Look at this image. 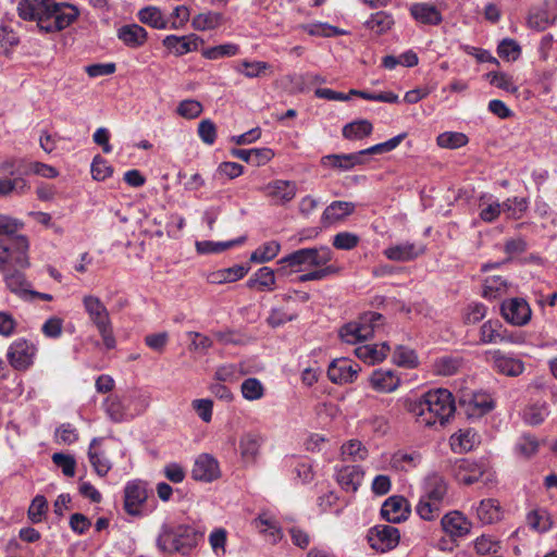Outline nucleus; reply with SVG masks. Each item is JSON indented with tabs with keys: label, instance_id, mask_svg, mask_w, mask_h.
<instances>
[{
	"label": "nucleus",
	"instance_id": "obj_1",
	"mask_svg": "<svg viewBox=\"0 0 557 557\" xmlns=\"http://www.w3.org/2000/svg\"><path fill=\"white\" fill-rule=\"evenodd\" d=\"M407 409L419 428L440 431L454 418L456 404L448 389L434 388L409 400Z\"/></svg>",
	"mask_w": 557,
	"mask_h": 557
},
{
	"label": "nucleus",
	"instance_id": "obj_2",
	"mask_svg": "<svg viewBox=\"0 0 557 557\" xmlns=\"http://www.w3.org/2000/svg\"><path fill=\"white\" fill-rule=\"evenodd\" d=\"M20 17L36 21L40 30L54 33L69 27L78 16V10L71 4H58L53 0H20Z\"/></svg>",
	"mask_w": 557,
	"mask_h": 557
},
{
	"label": "nucleus",
	"instance_id": "obj_3",
	"mask_svg": "<svg viewBox=\"0 0 557 557\" xmlns=\"http://www.w3.org/2000/svg\"><path fill=\"white\" fill-rule=\"evenodd\" d=\"M200 537L190 525L163 523L156 543L162 553L186 555L198 545Z\"/></svg>",
	"mask_w": 557,
	"mask_h": 557
},
{
	"label": "nucleus",
	"instance_id": "obj_4",
	"mask_svg": "<svg viewBox=\"0 0 557 557\" xmlns=\"http://www.w3.org/2000/svg\"><path fill=\"white\" fill-rule=\"evenodd\" d=\"M82 305L90 323L96 327L101 337L103 346L108 350L114 349L116 347V339L107 306L98 296L92 294H85L82 297Z\"/></svg>",
	"mask_w": 557,
	"mask_h": 557
},
{
	"label": "nucleus",
	"instance_id": "obj_5",
	"mask_svg": "<svg viewBox=\"0 0 557 557\" xmlns=\"http://www.w3.org/2000/svg\"><path fill=\"white\" fill-rule=\"evenodd\" d=\"M333 259L331 249L326 246L298 249L278 260V273L287 274L286 267L295 268V272L326 265Z\"/></svg>",
	"mask_w": 557,
	"mask_h": 557
},
{
	"label": "nucleus",
	"instance_id": "obj_6",
	"mask_svg": "<svg viewBox=\"0 0 557 557\" xmlns=\"http://www.w3.org/2000/svg\"><path fill=\"white\" fill-rule=\"evenodd\" d=\"M37 354L38 346L35 342L20 337L9 345L7 360L13 369L26 371L35 363Z\"/></svg>",
	"mask_w": 557,
	"mask_h": 557
},
{
	"label": "nucleus",
	"instance_id": "obj_7",
	"mask_svg": "<svg viewBox=\"0 0 557 557\" xmlns=\"http://www.w3.org/2000/svg\"><path fill=\"white\" fill-rule=\"evenodd\" d=\"M381 321V314L377 312H367L360 317L359 321L349 322L339 331L341 338L347 344H356L371 337Z\"/></svg>",
	"mask_w": 557,
	"mask_h": 557
},
{
	"label": "nucleus",
	"instance_id": "obj_8",
	"mask_svg": "<svg viewBox=\"0 0 557 557\" xmlns=\"http://www.w3.org/2000/svg\"><path fill=\"white\" fill-rule=\"evenodd\" d=\"M451 473L459 483L466 485L480 481L484 475H487V480H490V467L483 459H457L453 465Z\"/></svg>",
	"mask_w": 557,
	"mask_h": 557
},
{
	"label": "nucleus",
	"instance_id": "obj_9",
	"mask_svg": "<svg viewBox=\"0 0 557 557\" xmlns=\"http://www.w3.org/2000/svg\"><path fill=\"white\" fill-rule=\"evenodd\" d=\"M479 342L482 345L521 344L523 338L509 332L499 320L490 319L483 322L479 329Z\"/></svg>",
	"mask_w": 557,
	"mask_h": 557
},
{
	"label": "nucleus",
	"instance_id": "obj_10",
	"mask_svg": "<svg viewBox=\"0 0 557 557\" xmlns=\"http://www.w3.org/2000/svg\"><path fill=\"white\" fill-rule=\"evenodd\" d=\"M147 484L140 480L127 482L124 488V509L135 517L147 515L144 510V504L147 500Z\"/></svg>",
	"mask_w": 557,
	"mask_h": 557
},
{
	"label": "nucleus",
	"instance_id": "obj_11",
	"mask_svg": "<svg viewBox=\"0 0 557 557\" xmlns=\"http://www.w3.org/2000/svg\"><path fill=\"white\" fill-rule=\"evenodd\" d=\"M500 313L504 320L513 326L527 325L532 317V310L523 298H509L500 306Z\"/></svg>",
	"mask_w": 557,
	"mask_h": 557
},
{
	"label": "nucleus",
	"instance_id": "obj_12",
	"mask_svg": "<svg viewBox=\"0 0 557 557\" xmlns=\"http://www.w3.org/2000/svg\"><path fill=\"white\" fill-rule=\"evenodd\" d=\"M487 360L492 362L493 369L507 376H519L523 373L524 362L515 354L504 352L499 349L486 352Z\"/></svg>",
	"mask_w": 557,
	"mask_h": 557
},
{
	"label": "nucleus",
	"instance_id": "obj_13",
	"mask_svg": "<svg viewBox=\"0 0 557 557\" xmlns=\"http://www.w3.org/2000/svg\"><path fill=\"white\" fill-rule=\"evenodd\" d=\"M262 193L275 206H285L293 201L298 188L294 181L273 180L261 188Z\"/></svg>",
	"mask_w": 557,
	"mask_h": 557
},
{
	"label": "nucleus",
	"instance_id": "obj_14",
	"mask_svg": "<svg viewBox=\"0 0 557 557\" xmlns=\"http://www.w3.org/2000/svg\"><path fill=\"white\" fill-rule=\"evenodd\" d=\"M383 151V143L376 144L368 149L348 154H327L321 159V164L325 168L337 169L341 171L351 170L355 165L361 163V158L368 153Z\"/></svg>",
	"mask_w": 557,
	"mask_h": 557
},
{
	"label": "nucleus",
	"instance_id": "obj_15",
	"mask_svg": "<svg viewBox=\"0 0 557 557\" xmlns=\"http://www.w3.org/2000/svg\"><path fill=\"white\" fill-rule=\"evenodd\" d=\"M361 368L348 358L334 359L327 368V376L335 384H349L356 381Z\"/></svg>",
	"mask_w": 557,
	"mask_h": 557
},
{
	"label": "nucleus",
	"instance_id": "obj_16",
	"mask_svg": "<svg viewBox=\"0 0 557 557\" xmlns=\"http://www.w3.org/2000/svg\"><path fill=\"white\" fill-rule=\"evenodd\" d=\"M221 476L219 461L210 454L199 455L191 470V478L200 482H212Z\"/></svg>",
	"mask_w": 557,
	"mask_h": 557
},
{
	"label": "nucleus",
	"instance_id": "obj_17",
	"mask_svg": "<svg viewBox=\"0 0 557 557\" xmlns=\"http://www.w3.org/2000/svg\"><path fill=\"white\" fill-rule=\"evenodd\" d=\"M0 247L2 252L8 255L10 264L17 267V270H24L29 267L27 256L29 244L25 236L17 235L13 237L10 246L2 244L0 240Z\"/></svg>",
	"mask_w": 557,
	"mask_h": 557
},
{
	"label": "nucleus",
	"instance_id": "obj_18",
	"mask_svg": "<svg viewBox=\"0 0 557 557\" xmlns=\"http://www.w3.org/2000/svg\"><path fill=\"white\" fill-rule=\"evenodd\" d=\"M201 42L202 40L195 34L185 36L168 35L162 40L163 47L176 57L198 50Z\"/></svg>",
	"mask_w": 557,
	"mask_h": 557
},
{
	"label": "nucleus",
	"instance_id": "obj_19",
	"mask_svg": "<svg viewBox=\"0 0 557 557\" xmlns=\"http://www.w3.org/2000/svg\"><path fill=\"white\" fill-rule=\"evenodd\" d=\"M441 524L443 530L451 537H461L470 532L471 522L460 511H450L446 513Z\"/></svg>",
	"mask_w": 557,
	"mask_h": 557
},
{
	"label": "nucleus",
	"instance_id": "obj_20",
	"mask_svg": "<svg viewBox=\"0 0 557 557\" xmlns=\"http://www.w3.org/2000/svg\"><path fill=\"white\" fill-rule=\"evenodd\" d=\"M480 435L470 428L461 429L449 437V446L454 453L463 454L480 444Z\"/></svg>",
	"mask_w": 557,
	"mask_h": 557
},
{
	"label": "nucleus",
	"instance_id": "obj_21",
	"mask_svg": "<svg viewBox=\"0 0 557 557\" xmlns=\"http://www.w3.org/2000/svg\"><path fill=\"white\" fill-rule=\"evenodd\" d=\"M246 286L260 293L273 292L276 288L275 272L269 267H262L247 280Z\"/></svg>",
	"mask_w": 557,
	"mask_h": 557
},
{
	"label": "nucleus",
	"instance_id": "obj_22",
	"mask_svg": "<svg viewBox=\"0 0 557 557\" xmlns=\"http://www.w3.org/2000/svg\"><path fill=\"white\" fill-rule=\"evenodd\" d=\"M425 251L422 244L417 243H400L385 249V257L394 261H410L416 259Z\"/></svg>",
	"mask_w": 557,
	"mask_h": 557
},
{
	"label": "nucleus",
	"instance_id": "obj_23",
	"mask_svg": "<svg viewBox=\"0 0 557 557\" xmlns=\"http://www.w3.org/2000/svg\"><path fill=\"white\" fill-rule=\"evenodd\" d=\"M363 471L358 466H344L336 471V481L346 492L355 493L363 479Z\"/></svg>",
	"mask_w": 557,
	"mask_h": 557
},
{
	"label": "nucleus",
	"instance_id": "obj_24",
	"mask_svg": "<svg viewBox=\"0 0 557 557\" xmlns=\"http://www.w3.org/2000/svg\"><path fill=\"white\" fill-rule=\"evenodd\" d=\"M117 38L127 47L136 49L143 47L147 39V30L138 24H128L117 29Z\"/></svg>",
	"mask_w": 557,
	"mask_h": 557
},
{
	"label": "nucleus",
	"instance_id": "obj_25",
	"mask_svg": "<svg viewBox=\"0 0 557 557\" xmlns=\"http://www.w3.org/2000/svg\"><path fill=\"white\" fill-rule=\"evenodd\" d=\"M410 506L403 496H392L385 500V520L399 523L408 518Z\"/></svg>",
	"mask_w": 557,
	"mask_h": 557
},
{
	"label": "nucleus",
	"instance_id": "obj_26",
	"mask_svg": "<svg viewBox=\"0 0 557 557\" xmlns=\"http://www.w3.org/2000/svg\"><path fill=\"white\" fill-rule=\"evenodd\" d=\"M3 281L7 288L20 299H27L32 284L26 280L25 274L17 269L4 272Z\"/></svg>",
	"mask_w": 557,
	"mask_h": 557
},
{
	"label": "nucleus",
	"instance_id": "obj_27",
	"mask_svg": "<svg viewBox=\"0 0 557 557\" xmlns=\"http://www.w3.org/2000/svg\"><path fill=\"white\" fill-rule=\"evenodd\" d=\"M356 209V205L350 201H333L331 202L322 213V222L324 224L337 223L348 215L352 214Z\"/></svg>",
	"mask_w": 557,
	"mask_h": 557
},
{
	"label": "nucleus",
	"instance_id": "obj_28",
	"mask_svg": "<svg viewBox=\"0 0 557 557\" xmlns=\"http://www.w3.org/2000/svg\"><path fill=\"white\" fill-rule=\"evenodd\" d=\"M475 516L483 524H492L500 520L503 511L498 500L494 498L482 499L474 508Z\"/></svg>",
	"mask_w": 557,
	"mask_h": 557
},
{
	"label": "nucleus",
	"instance_id": "obj_29",
	"mask_svg": "<svg viewBox=\"0 0 557 557\" xmlns=\"http://www.w3.org/2000/svg\"><path fill=\"white\" fill-rule=\"evenodd\" d=\"M126 401L127 399L117 395H111L106 399L104 408L112 421L121 422L135 416L134 412L129 411Z\"/></svg>",
	"mask_w": 557,
	"mask_h": 557
},
{
	"label": "nucleus",
	"instance_id": "obj_30",
	"mask_svg": "<svg viewBox=\"0 0 557 557\" xmlns=\"http://www.w3.org/2000/svg\"><path fill=\"white\" fill-rule=\"evenodd\" d=\"M448 485L446 480L438 475L432 474L424 482L423 496L441 503H445L447 497Z\"/></svg>",
	"mask_w": 557,
	"mask_h": 557
},
{
	"label": "nucleus",
	"instance_id": "obj_31",
	"mask_svg": "<svg viewBox=\"0 0 557 557\" xmlns=\"http://www.w3.org/2000/svg\"><path fill=\"white\" fill-rule=\"evenodd\" d=\"M412 17L426 25H437L442 22V14L436 7L429 3H416L410 8Z\"/></svg>",
	"mask_w": 557,
	"mask_h": 557
},
{
	"label": "nucleus",
	"instance_id": "obj_32",
	"mask_svg": "<svg viewBox=\"0 0 557 557\" xmlns=\"http://www.w3.org/2000/svg\"><path fill=\"white\" fill-rule=\"evenodd\" d=\"M262 437L257 433H245L239 440L242 458L246 462H253L260 451Z\"/></svg>",
	"mask_w": 557,
	"mask_h": 557
},
{
	"label": "nucleus",
	"instance_id": "obj_33",
	"mask_svg": "<svg viewBox=\"0 0 557 557\" xmlns=\"http://www.w3.org/2000/svg\"><path fill=\"white\" fill-rule=\"evenodd\" d=\"M224 17L220 12L205 11L195 15L191 20V26L199 32L213 30L223 24Z\"/></svg>",
	"mask_w": 557,
	"mask_h": 557
},
{
	"label": "nucleus",
	"instance_id": "obj_34",
	"mask_svg": "<svg viewBox=\"0 0 557 557\" xmlns=\"http://www.w3.org/2000/svg\"><path fill=\"white\" fill-rule=\"evenodd\" d=\"M479 208L480 219L487 223L494 222L502 213V202H499L493 195H482L480 197Z\"/></svg>",
	"mask_w": 557,
	"mask_h": 557
},
{
	"label": "nucleus",
	"instance_id": "obj_35",
	"mask_svg": "<svg viewBox=\"0 0 557 557\" xmlns=\"http://www.w3.org/2000/svg\"><path fill=\"white\" fill-rule=\"evenodd\" d=\"M100 443V438L95 437L90 444L88 449V459L91 463L96 473L100 476H104L111 470V463L108 458L104 456L102 451L97 449V446Z\"/></svg>",
	"mask_w": 557,
	"mask_h": 557
},
{
	"label": "nucleus",
	"instance_id": "obj_36",
	"mask_svg": "<svg viewBox=\"0 0 557 557\" xmlns=\"http://www.w3.org/2000/svg\"><path fill=\"white\" fill-rule=\"evenodd\" d=\"M510 284L502 276H488L484 281L482 296L488 300L497 299L509 292Z\"/></svg>",
	"mask_w": 557,
	"mask_h": 557
},
{
	"label": "nucleus",
	"instance_id": "obj_37",
	"mask_svg": "<svg viewBox=\"0 0 557 557\" xmlns=\"http://www.w3.org/2000/svg\"><path fill=\"white\" fill-rule=\"evenodd\" d=\"M247 273L248 268L237 264L212 272L209 275V282L212 284L232 283L243 278Z\"/></svg>",
	"mask_w": 557,
	"mask_h": 557
},
{
	"label": "nucleus",
	"instance_id": "obj_38",
	"mask_svg": "<svg viewBox=\"0 0 557 557\" xmlns=\"http://www.w3.org/2000/svg\"><path fill=\"white\" fill-rule=\"evenodd\" d=\"M138 18L141 23L156 29H166L169 27V21L158 7L149 5L143 8L138 12Z\"/></svg>",
	"mask_w": 557,
	"mask_h": 557
},
{
	"label": "nucleus",
	"instance_id": "obj_39",
	"mask_svg": "<svg viewBox=\"0 0 557 557\" xmlns=\"http://www.w3.org/2000/svg\"><path fill=\"white\" fill-rule=\"evenodd\" d=\"M421 461V455L417 451L399 450L391 458V467L396 470L409 471L416 468Z\"/></svg>",
	"mask_w": 557,
	"mask_h": 557
},
{
	"label": "nucleus",
	"instance_id": "obj_40",
	"mask_svg": "<svg viewBox=\"0 0 557 557\" xmlns=\"http://www.w3.org/2000/svg\"><path fill=\"white\" fill-rule=\"evenodd\" d=\"M281 251V244L277 240H269L260 245L250 255V261L253 263H265L273 260Z\"/></svg>",
	"mask_w": 557,
	"mask_h": 557
},
{
	"label": "nucleus",
	"instance_id": "obj_41",
	"mask_svg": "<svg viewBox=\"0 0 557 557\" xmlns=\"http://www.w3.org/2000/svg\"><path fill=\"white\" fill-rule=\"evenodd\" d=\"M467 406L471 416H482L493 409L494 403L491 395L486 393H474L468 400Z\"/></svg>",
	"mask_w": 557,
	"mask_h": 557
},
{
	"label": "nucleus",
	"instance_id": "obj_42",
	"mask_svg": "<svg viewBox=\"0 0 557 557\" xmlns=\"http://www.w3.org/2000/svg\"><path fill=\"white\" fill-rule=\"evenodd\" d=\"M246 237L242 236L237 239L227 240V242H210V240H203V242H197L196 248L197 251L200 253H219L222 252L228 248H232L237 245H242L245 243Z\"/></svg>",
	"mask_w": 557,
	"mask_h": 557
},
{
	"label": "nucleus",
	"instance_id": "obj_43",
	"mask_svg": "<svg viewBox=\"0 0 557 557\" xmlns=\"http://www.w3.org/2000/svg\"><path fill=\"white\" fill-rule=\"evenodd\" d=\"M240 393L244 399L256 401L261 399L265 394V387L262 382L256 377H248L240 385Z\"/></svg>",
	"mask_w": 557,
	"mask_h": 557
},
{
	"label": "nucleus",
	"instance_id": "obj_44",
	"mask_svg": "<svg viewBox=\"0 0 557 557\" xmlns=\"http://www.w3.org/2000/svg\"><path fill=\"white\" fill-rule=\"evenodd\" d=\"M529 207L525 198L512 197L502 202V212L506 213L508 219L519 220Z\"/></svg>",
	"mask_w": 557,
	"mask_h": 557
},
{
	"label": "nucleus",
	"instance_id": "obj_45",
	"mask_svg": "<svg viewBox=\"0 0 557 557\" xmlns=\"http://www.w3.org/2000/svg\"><path fill=\"white\" fill-rule=\"evenodd\" d=\"M443 503L421 496L416 510L423 520H434L441 513Z\"/></svg>",
	"mask_w": 557,
	"mask_h": 557
},
{
	"label": "nucleus",
	"instance_id": "obj_46",
	"mask_svg": "<svg viewBox=\"0 0 557 557\" xmlns=\"http://www.w3.org/2000/svg\"><path fill=\"white\" fill-rule=\"evenodd\" d=\"M368 455L367 448L356 440H350L343 444L341 448V456L343 461H358L363 460Z\"/></svg>",
	"mask_w": 557,
	"mask_h": 557
},
{
	"label": "nucleus",
	"instance_id": "obj_47",
	"mask_svg": "<svg viewBox=\"0 0 557 557\" xmlns=\"http://www.w3.org/2000/svg\"><path fill=\"white\" fill-rule=\"evenodd\" d=\"M529 527L537 532H546L552 527V520L547 510L537 508L530 511L527 516Z\"/></svg>",
	"mask_w": 557,
	"mask_h": 557
},
{
	"label": "nucleus",
	"instance_id": "obj_48",
	"mask_svg": "<svg viewBox=\"0 0 557 557\" xmlns=\"http://www.w3.org/2000/svg\"><path fill=\"white\" fill-rule=\"evenodd\" d=\"M461 366V360L453 356H442L436 358L433 363V371L437 375H453Z\"/></svg>",
	"mask_w": 557,
	"mask_h": 557
},
{
	"label": "nucleus",
	"instance_id": "obj_49",
	"mask_svg": "<svg viewBox=\"0 0 557 557\" xmlns=\"http://www.w3.org/2000/svg\"><path fill=\"white\" fill-rule=\"evenodd\" d=\"M239 53V47L233 42H226L202 50L201 54L208 60H218L226 57H234Z\"/></svg>",
	"mask_w": 557,
	"mask_h": 557
},
{
	"label": "nucleus",
	"instance_id": "obj_50",
	"mask_svg": "<svg viewBox=\"0 0 557 557\" xmlns=\"http://www.w3.org/2000/svg\"><path fill=\"white\" fill-rule=\"evenodd\" d=\"M372 132V124L368 120H357L343 128V136L347 139H361Z\"/></svg>",
	"mask_w": 557,
	"mask_h": 557
},
{
	"label": "nucleus",
	"instance_id": "obj_51",
	"mask_svg": "<svg viewBox=\"0 0 557 557\" xmlns=\"http://www.w3.org/2000/svg\"><path fill=\"white\" fill-rule=\"evenodd\" d=\"M468 137L460 132H444L436 138V143L441 148L458 149L468 144Z\"/></svg>",
	"mask_w": 557,
	"mask_h": 557
},
{
	"label": "nucleus",
	"instance_id": "obj_52",
	"mask_svg": "<svg viewBox=\"0 0 557 557\" xmlns=\"http://www.w3.org/2000/svg\"><path fill=\"white\" fill-rule=\"evenodd\" d=\"M256 528L275 543L282 537L281 529L277 527L276 521L267 515L259 516L255 521Z\"/></svg>",
	"mask_w": 557,
	"mask_h": 557
},
{
	"label": "nucleus",
	"instance_id": "obj_53",
	"mask_svg": "<svg viewBox=\"0 0 557 557\" xmlns=\"http://www.w3.org/2000/svg\"><path fill=\"white\" fill-rule=\"evenodd\" d=\"M490 83L495 87L503 89L509 94H517L518 86L515 83V79L511 75L505 72H491L487 74Z\"/></svg>",
	"mask_w": 557,
	"mask_h": 557
},
{
	"label": "nucleus",
	"instance_id": "obj_54",
	"mask_svg": "<svg viewBox=\"0 0 557 557\" xmlns=\"http://www.w3.org/2000/svg\"><path fill=\"white\" fill-rule=\"evenodd\" d=\"M549 410L545 403H536L524 409L523 419L531 425L542 423L548 416Z\"/></svg>",
	"mask_w": 557,
	"mask_h": 557
},
{
	"label": "nucleus",
	"instance_id": "obj_55",
	"mask_svg": "<svg viewBox=\"0 0 557 557\" xmlns=\"http://www.w3.org/2000/svg\"><path fill=\"white\" fill-rule=\"evenodd\" d=\"M268 69H270V64L263 61H242L236 71L243 74L247 78H256L261 76Z\"/></svg>",
	"mask_w": 557,
	"mask_h": 557
},
{
	"label": "nucleus",
	"instance_id": "obj_56",
	"mask_svg": "<svg viewBox=\"0 0 557 557\" xmlns=\"http://www.w3.org/2000/svg\"><path fill=\"white\" fill-rule=\"evenodd\" d=\"M356 356L366 363L375 364L383 360V350L377 345L367 344L355 349Z\"/></svg>",
	"mask_w": 557,
	"mask_h": 557
},
{
	"label": "nucleus",
	"instance_id": "obj_57",
	"mask_svg": "<svg viewBox=\"0 0 557 557\" xmlns=\"http://www.w3.org/2000/svg\"><path fill=\"white\" fill-rule=\"evenodd\" d=\"M392 361L403 368H414L418 364L417 356L412 349L397 347L392 356Z\"/></svg>",
	"mask_w": 557,
	"mask_h": 557
},
{
	"label": "nucleus",
	"instance_id": "obj_58",
	"mask_svg": "<svg viewBox=\"0 0 557 557\" xmlns=\"http://www.w3.org/2000/svg\"><path fill=\"white\" fill-rule=\"evenodd\" d=\"M24 173L35 174L44 178H55L59 176V171L57 168L39 161H30L26 163Z\"/></svg>",
	"mask_w": 557,
	"mask_h": 557
},
{
	"label": "nucleus",
	"instance_id": "obj_59",
	"mask_svg": "<svg viewBox=\"0 0 557 557\" xmlns=\"http://www.w3.org/2000/svg\"><path fill=\"white\" fill-rule=\"evenodd\" d=\"M202 111V104L198 100L194 99H186L181 101L176 109L178 115L188 120L198 117Z\"/></svg>",
	"mask_w": 557,
	"mask_h": 557
},
{
	"label": "nucleus",
	"instance_id": "obj_60",
	"mask_svg": "<svg viewBox=\"0 0 557 557\" xmlns=\"http://www.w3.org/2000/svg\"><path fill=\"white\" fill-rule=\"evenodd\" d=\"M63 319L57 315H52L48 318L41 325V333L47 338H60L63 333Z\"/></svg>",
	"mask_w": 557,
	"mask_h": 557
},
{
	"label": "nucleus",
	"instance_id": "obj_61",
	"mask_svg": "<svg viewBox=\"0 0 557 557\" xmlns=\"http://www.w3.org/2000/svg\"><path fill=\"white\" fill-rule=\"evenodd\" d=\"M497 53L502 59L516 61L521 53L520 46L513 39H503L497 47Z\"/></svg>",
	"mask_w": 557,
	"mask_h": 557
},
{
	"label": "nucleus",
	"instance_id": "obj_62",
	"mask_svg": "<svg viewBox=\"0 0 557 557\" xmlns=\"http://www.w3.org/2000/svg\"><path fill=\"white\" fill-rule=\"evenodd\" d=\"M487 313V307L481 302L470 304L463 312V322L466 324H475L483 320Z\"/></svg>",
	"mask_w": 557,
	"mask_h": 557
},
{
	"label": "nucleus",
	"instance_id": "obj_63",
	"mask_svg": "<svg viewBox=\"0 0 557 557\" xmlns=\"http://www.w3.org/2000/svg\"><path fill=\"white\" fill-rule=\"evenodd\" d=\"M197 133L203 144L211 146L215 143L216 126L210 119H205L198 124Z\"/></svg>",
	"mask_w": 557,
	"mask_h": 557
},
{
	"label": "nucleus",
	"instance_id": "obj_64",
	"mask_svg": "<svg viewBox=\"0 0 557 557\" xmlns=\"http://www.w3.org/2000/svg\"><path fill=\"white\" fill-rule=\"evenodd\" d=\"M190 17V11L186 5H177L170 15V29H181L185 26Z\"/></svg>",
	"mask_w": 557,
	"mask_h": 557
}]
</instances>
